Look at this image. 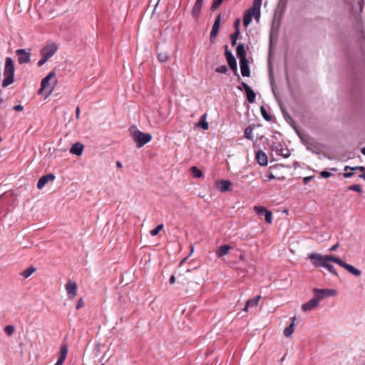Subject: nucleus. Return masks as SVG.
Wrapping results in <instances>:
<instances>
[{"instance_id":"obj_39","label":"nucleus","mask_w":365,"mask_h":365,"mask_svg":"<svg viewBox=\"0 0 365 365\" xmlns=\"http://www.w3.org/2000/svg\"><path fill=\"white\" fill-rule=\"evenodd\" d=\"M48 60V58H47L46 56H41V59L37 63L38 66H42Z\"/></svg>"},{"instance_id":"obj_41","label":"nucleus","mask_w":365,"mask_h":365,"mask_svg":"<svg viewBox=\"0 0 365 365\" xmlns=\"http://www.w3.org/2000/svg\"><path fill=\"white\" fill-rule=\"evenodd\" d=\"M320 175L324 178H328L331 175V174L328 171L323 170L320 173Z\"/></svg>"},{"instance_id":"obj_32","label":"nucleus","mask_w":365,"mask_h":365,"mask_svg":"<svg viewBox=\"0 0 365 365\" xmlns=\"http://www.w3.org/2000/svg\"><path fill=\"white\" fill-rule=\"evenodd\" d=\"M348 170H351L352 171L354 170H359L361 172H364L365 170V168L363 166H355V167H350L349 165H346L344 167V170L347 171Z\"/></svg>"},{"instance_id":"obj_2","label":"nucleus","mask_w":365,"mask_h":365,"mask_svg":"<svg viewBox=\"0 0 365 365\" xmlns=\"http://www.w3.org/2000/svg\"><path fill=\"white\" fill-rule=\"evenodd\" d=\"M129 132L138 148H142L152 139L150 133L139 130L135 125H131L129 128Z\"/></svg>"},{"instance_id":"obj_7","label":"nucleus","mask_w":365,"mask_h":365,"mask_svg":"<svg viewBox=\"0 0 365 365\" xmlns=\"http://www.w3.org/2000/svg\"><path fill=\"white\" fill-rule=\"evenodd\" d=\"M254 210L259 216H264L266 222L270 224L272 222V213L266 207L262 206H255Z\"/></svg>"},{"instance_id":"obj_64","label":"nucleus","mask_w":365,"mask_h":365,"mask_svg":"<svg viewBox=\"0 0 365 365\" xmlns=\"http://www.w3.org/2000/svg\"><path fill=\"white\" fill-rule=\"evenodd\" d=\"M101 365H105V364H101Z\"/></svg>"},{"instance_id":"obj_1","label":"nucleus","mask_w":365,"mask_h":365,"mask_svg":"<svg viewBox=\"0 0 365 365\" xmlns=\"http://www.w3.org/2000/svg\"><path fill=\"white\" fill-rule=\"evenodd\" d=\"M309 258L314 266L323 267L336 276H337V272L334 267L329 263L330 262L336 263L354 276L358 277L361 274V271L359 269L344 262L340 258L332 255H322L319 253H312L309 255Z\"/></svg>"},{"instance_id":"obj_31","label":"nucleus","mask_w":365,"mask_h":365,"mask_svg":"<svg viewBox=\"0 0 365 365\" xmlns=\"http://www.w3.org/2000/svg\"><path fill=\"white\" fill-rule=\"evenodd\" d=\"M191 172L192 175L195 178H200L202 175V171L195 166L191 168Z\"/></svg>"},{"instance_id":"obj_10","label":"nucleus","mask_w":365,"mask_h":365,"mask_svg":"<svg viewBox=\"0 0 365 365\" xmlns=\"http://www.w3.org/2000/svg\"><path fill=\"white\" fill-rule=\"evenodd\" d=\"M65 288L69 299H73L77 294V284L73 281H68Z\"/></svg>"},{"instance_id":"obj_36","label":"nucleus","mask_w":365,"mask_h":365,"mask_svg":"<svg viewBox=\"0 0 365 365\" xmlns=\"http://www.w3.org/2000/svg\"><path fill=\"white\" fill-rule=\"evenodd\" d=\"M349 190L355 191L357 192H362V190L361 188V186L359 185H353L348 187Z\"/></svg>"},{"instance_id":"obj_22","label":"nucleus","mask_w":365,"mask_h":365,"mask_svg":"<svg viewBox=\"0 0 365 365\" xmlns=\"http://www.w3.org/2000/svg\"><path fill=\"white\" fill-rule=\"evenodd\" d=\"M83 145L81 143H76L75 144L73 145V146L71 147V150H70V152L72 153V154H74V155H76L78 156L81 155L83 153Z\"/></svg>"},{"instance_id":"obj_44","label":"nucleus","mask_w":365,"mask_h":365,"mask_svg":"<svg viewBox=\"0 0 365 365\" xmlns=\"http://www.w3.org/2000/svg\"><path fill=\"white\" fill-rule=\"evenodd\" d=\"M13 109L15 110V111H22L23 109H24V107L21 106V105H16L15 106Z\"/></svg>"},{"instance_id":"obj_26","label":"nucleus","mask_w":365,"mask_h":365,"mask_svg":"<svg viewBox=\"0 0 365 365\" xmlns=\"http://www.w3.org/2000/svg\"><path fill=\"white\" fill-rule=\"evenodd\" d=\"M206 114H203L199 120V122L196 124L197 127H201L203 130H207L209 127L208 123L206 121Z\"/></svg>"},{"instance_id":"obj_53","label":"nucleus","mask_w":365,"mask_h":365,"mask_svg":"<svg viewBox=\"0 0 365 365\" xmlns=\"http://www.w3.org/2000/svg\"><path fill=\"white\" fill-rule=\"evenodd\" d=\"M359 177L360 178H363L364 180H365V173H363V174L359 175Z\"/></svg>"},{"instance_id":"obj_17","label":"nucleus","mask_w":365,"mask_h":365,"mask_svg":"<svg viewBox=\"0 0 365 365\" xmlns=\"http://www.w3.org/2000/svg\"><path fill=\"white\" fill-rule=\"evenodd\" d=\"M68 354V346L66 344H62L60 349L58 358L57 360V363L63 365L64 363V361L66 359Z\"/></svg>"},{"instance_id":"obj_49","label":"nucleus","mask_w":365,"mask_h":365,"mask_svg":"<svg viewBox=\"0 0 365 365\" xmlns=\"http://www.w3.org/2000/svg\"><path fill=\"white\" fill-rule=\"evenodd\" d=\"M79 115H80V108H79V107H77L76 108V118H79Z\"/></svg>"},{"instance_id":"obj_14","label":"nucleus","mask_w":365,"mask_h":365,"mask_svg":"<svg viewBox=\"0 0 365 365\" xmlns=\"http://www.w3.org/2000/svg\"><path fill=\"white\" fill-rule=\"evenodd\" d=\"M55 178V175L52 173L43 175L39 178L37 182V188L38 190L42 189L48 182L53 181Z\"/></svg>"},{"instance_id":"obj_11","label":"nucleus","mask_w":365,"mask_h":365,"mask_svg":"<svg viewBox=\"0 0 365 365\" xmlns=\"http://www.w3.org/2000/svg\"><path fill=\"white\" fill-rule=\"evenodd\" d=\"M225 55L230 68L236 71L237 69V61L232 52L226 48Z\"/></svg>"},{"instance_id":"obj_40","label":"nucleus","mask_w":365,"mask_h":365,"mask_svg":"<svg viewBox=\"0 0 365 365\" xmlns=\"http://www.w3.org/2000/svg\"><path fill=\"white\" fill-rule=\"evenodd\" d=\"M84 306L83 298H80L76 304V309H79Z\"/></svg>"},{"instance_id":"obj_60","label":"nucleus","mask_w":365,"mask_h":365,"mask_svg":"<svg viewBox=\"0 0 365 365\" xmlns=\"http://www.w3.org/2000/svg\"><path fill=\"white\" fill-rule=\"evenodd\" d=\"M331 170H333V171H336V168H331Z\"/></svg>"},{"instance_id":"obj_42","label":"nucleus","mask_w":365,"mask_h":365,"mask_svg":"<svg viewBox=\"0 0 365 365\" xmlns=\"http://www.w3.org/2000/svg\"><path fill=\"white\" fill-rule=\"evenodd\" d=\"M250 87L245 83L242 82L241 83V86L239 87V89L240 90H242V88L245 91H247V89H249Z\"/></svg>"},{"instance_id":"obj_33","label":"nucleus","mask_w":365,"mask_h":365,"mask_svg":"<svg viewBox=\"0 0 365 365\" xmlns=\"http://www.w3.org/2000/svg\"><path fill=\"white\" fill-rule=\"evenodd\" d=\"M14 327L13 325H7L4 327V331L8 336H11L14 332Z\"/></svg>"},{"instance_id":"obj_61","label":"nucleus","mask_w":365,"mask_h":365,"mask_svg":"<svg viewBox=\"0 0 365 365\" xmlns=\"http://www.w3.org/2000/svg\"><path fill=\"white\" fill-rule=\"evenodd\" d=\"M193 252V247H191V252Z\"/></svg>"},{"instance_id":"obj_51","label":"nucleus","mask_w":365,"mask_h":365,"mask_svg":"<svg viewBox=\"0 0 365 365\" xmlns=\"http://www.w3.org/2000/svg\"><path fill=\"white\" fill-rule=\"evenodd\" d=\"M116 165L118 168H122V163L120 161L116 162Z\"/></svg>"},{"instance_id":"obj_35","label":"nucleus","mask_w":365,"mask_h":365,"mask_svg":"<svg viewBox=\"0 0 365 365\" xmlns=\"http://www.w3.org/2000/svg\"><path fill=\"white\" fill-rule=\"evenodd\" d=\"M239 34H240V31L237 29L236 31L231 35V41H232V46H234L236 43Z\"/></svg>"},{"instance_id":"obj_59","label":"nucleus","mask_w":365,"mask_h":365,"mask_svg":"<svg viewBox=\"0 0 365 365\" xmlns=\"http://www.w3.org/2000/svg\"><path fill=\"white\" fill-rule=\"evenodd\" d=\"M57 83V79H55L54 80V84H56Z\"/></svg>"},{"instance_id":"obj_20","label":"nucleus","mask_w":365,"mask_h":365,"mask_svg":"<svg viewBox=\"0 0 365 365\" xmlns=\"http://www.w3.org/2000/svg\"><path fill=\"white\" fill-rule=\"evenodd\" d=\"M232 183L230 180H222L217 182V187L221 192H226L230 190Z\"/></svg>"},{"instance_id":"obj_63","label":"nucleus","mask_w":365,"mask_h":365,"mask_svg":"<svg viewBox=\"0 0 365 365\" xmlns=\"http://www.w3.org/2000/svg\"><path fill=\"white\" fill-rule=\"evenodd\" d=\"M3 101V99L1 98H0V102Z\"/></svg>"},{"instance_id":"obj_34","label":"nucleus","mask_w":365,"mask_h":365,"mask_svg":"<svg viewBox=\"0 0 365 365\" xmlns=\"http://www.w3.org/2000/svg\"><path fill=\"white\" fill-rule=\"evenodd\" d=\"M260 110H261L262 115L263 116V118L265 120H271V116L267 113V112L264 106H261Z\"/></svg>"},{"instance_id":"obj_6","label":"nucleus","mask_w":365,"mask_h":365,"mask_svg":"<svg viewBox=\"0 0 365 365\" xmlns=\"http://www.w3.org/2000/svg\"><path fill=\"white\" fill-rule=\"evenodd\" d=\"M58 50V46L56 43H51L41 49V56H46L47 58L52 57Z\"/></svg>"},{"instance_id":"obj_21","label":"nucleus","mask_w":365,"mask_h":365,"mask_svg":"<svg viewBox=\"0 0 365 365\" xmlns=\"http://www.w3.org/2000/svg\"><path fill=\"white\" fill-rule=\"evenodd\" d=\"M240 64L242 75L245 77L250 76V72L247 60L240 61Z\"/></svg>"},{"instance_id":"obj_5","label":"nucleus","mask_w":365,"mask_h":365,"mask_svg":"<svg viewBox=\"0 0 365 365\" xmlns=\"http://www.w3.org/2000/svg\"><path fill=\"white\" fill-rule=\"evenodd\" d=\"M56 76V72L55 71H51L46 77H44L41 83V88L38 90V94L41 93L43 90L49 89L48 95L53 91L54 88V86H50V81L55 78Z\"/></svg>"},{"instance_id":"obj_23","label":"nucleus","mask_w":365,"mask_h":365,"mask_svg":"<svg viewBox=\"0 0 365 365\" xmlns=\"http://www.w3.org/2000/svg\"><path fill=\"white\" fill-rule=\"evenodd\" d=\"M260 298H261V296L258 295L253 299H250L247 300L246 302V304L243 309V311L247 312L249 307H257Z\"/></svg>"},{"instance_id":"obj_25","label":"nucleus","mask_w":365,"mask_h":365,"mask_svg":"<svg viewBox=\"0 0 365 365\" xmlns=\"http://www.w3.org/2000/svg\"><path fill=\"white\" fill-rule=\"evenodd\" d=\"M236 51H237V56H238L240 61L247 60L246 59V52H245V46H243V44H242V43L238 44V46H237V48H236Z\"/></svg>"},{"instance_id":"obj_37","label":"nucleus","mask_w":365,"mask_h":365,"mask_svg":"<svg viewBox=\"0 0 365 365\" xmlns=\"http://www.w3.org/2000/svg\"><path fill=\"white\" fill-rule=\"evenodd\" d=\"M216 71L217 73H227V68L226 66L225 65H222V66H218L217 68H216Z\"/></svg>"},{"instance_id":"obj_18","label":"nucleus","mask_w":365,"mask_h":365,"mask_svg":"<svg viewBox=\"0 0 365 365\" xmlns=\"http://www.w3.org/2000/svg\"><path fill=\"white\" fill-rule=\"evenodd\" d=\"M204 0H196L192 9V15L195 19H197L200 16L201 9Z\"/></svg>"},{"instance_id":"obj_48","label":"nucleus","mask_w":365,"mask_h":365,"mask_svg":"<svg viewBox=\"0 0 365 365\" xmlns=\"http://www.w3.org/2000/svg\"><path fill=\"white\" fill-rule=\"evenodd\" d=\"M267 178L269 180H272V179L275 178V177L274 176V175L272 173H269L268 175H267Z\"/></svg>"},{"instance_id":"obj_62","label":"nucleus","mask_w":365,"mask_h":365,"mask_svg":"<svg viewBox=\"0 0 365 365\" xmlns=\"http://www.w3.org/2000/svg\"><path fill=\"white\" fill-rule=\"evenodd\" d=\"M240 259L242 260L243 259V257L242 255L240 256Z\"/></svg>"},{"instance_id":"obj_24","label":"nucleus","mask_w":365,"mask_h":365,"mask_svg":"<svg viewBox=\"0 0 365 365\" xmlns=\"http://www.w3.org/2000/svg\"><path fill=\"white\" fill-rule=\"evenodd\" d=\"M296 319V317H293L290 319L292 320L291 324L286 327L284 330V334L285 336L289 337L293 334L294 331V322Z\"/></svg>"},{"instance_id":"obj_28","label":"nucleus","mask_w":365,"mask_h":365,"mask_svg":"<svg viewBox=\"0 0 365 365\" xmlns=\"http://www.w3.org/2000/svg\"><path fill=\"white\" fill-rule=\"evenodd\" d=\"M253 126H248L247 128H246L245 130V137L249 140H252L254 139V135H253Z\"/></svg>"},{"instance_id":"obj_55","label":"nucleus","mask_w":365,"mask_h":365,"mask_svg":"<svg viewBox=\"0 0 365 365\" xmlns=\"http://www.w3.org/2000/svg\"><path fill=\"white\" fill-rule=\"evenodd\" d=\"M186 259H187V257L183 258V259L180 261V264H182V263H184V262L186 261Z\"/></svg>"},{"instance_id":"obj_16","label":"nucleus","mask_w":365,"mask_h":365,"mask_svg":"<svg viewBox=\"0 0 365 365\" xmlns=\"http://www.w3.org/2000/svg\"><path fill=\"white\" fill-rule=\"evenodd\" d=\"M232 249V247L230 245H224L220 246L216 250L215 254L217 257L220 258L228 254V252Z\"/></svg>"},{"instance_id":"obj_15","label":"nucleus","mask_w":365,"mask_h":365,"mask_svg":"<svg viewBox=\"0 0 365 365\" xmlns=\"http://www.w3.org/2000/svg\"><path fill=\"white\" fill-rule=\"evenodd\" d=\"M319 304L318 300L314 297L312 299H310L307 303H304L302 305V310L303 312H307L310 311L314 308H316Z\"/></svg>"},{"instance_id":"obj_52","label":"nucleus","mask_w":365,"mask_h":365,"mask_svg":"<svg viewBox=\"0 0 365 365\" xmlns=\"http://www.w3.org/2000/svg\"><path fill=\"white\" fill-rule=\"evenodd\" d=\"M239 24H240V19H237V20H236V21H235V26L236 27H237Z\"/></svg>"},{"instance_id":"obj_3","label":"nucleus","mask_w":365,"mask_h":365,"mask_svg":"<svg viewBox=\"0 0 365 365\" xmlns=\"http://www.w3.org/2000/svg\"><path fill=\"white\" fill-rule=\"evenodd\" d=\"M14 63L11 58L6 57L5 59V66L4 69V80L2 86L6 88L12 84L14 81Z\"/></svg>"},{"instance_id":"obj_29","label":"nucleus","mask_w":365,"mask_h":365,"mask_svg":"<svg viewBox=\"0 0 365 365\" xmlns=\"http://www.w3.org/2000/svg\"><path fill=\"white\" fill-rule=\"evenodd\" d=\"M36 271V268L33 266L29 267L27 269H26L24 272H21V275L27 278L30 277L34 272Z\"/></svg>"},{"instance_id":"obj_13","label":"nucleus","mask_w":365,"mask_h":365,"mask_svg":"<svg viewBox=\"0 0 365 365\" xmlns=\"http://www.w3.org/2000/svg\"><path fill=\"white\" fill-rule=\"evenodd\" d=\"M221 16L218 15L214 22L211 32H210V41L214 42V38L217 36L220 26Z\"/></svg>"},{"instance_id":"obj_19","label":"nucleus","mask_w":365,"mask_h":365,"mask_svg":"<svg viewBox=\"0 0 365 365\" xmlns=\"http://www.w3.org/2000/svg\"><path fill=\"white\" fill-rule=\"evenodd\" d=\"M256 159L257 160V163L260 165L265 166L267 165V163H268L267 155L264 151L259 150L256 154Z\"/></svg>"},{"instance_id":"obj_54","label":"nucleus","mask_w":365,"mask_h":365,"mask_svg":"<svg viewBox=\"0 0 365 365\" xmlns=\"http://www.w3.org/2000/svg\"><path fill=\"white\" fill-rule=\"evenodd\" d=\"M168 60V57L165 56V58H162L161 57V59H160V61H166Z\"/></svg>"},{"instance_id":"obj_30","label":"nucleus","mask_w":365,"mask_h":365,"mask_svg":"<svg viewBox=\"0 0 365 365\" xmlns=\"http://www.w3.org/2000/svg\"><path fill=\"white\" fill-rule=\"evenodd\" d=\"M262 0H255L253 6L250 9H254V11L257 13V18H259V9Z\"/></svg>"},{"instance_id":"obj_9","label":"nucleus","mask_w":365,"mask_h":365,"mask_svg":"<svg viewBox=\"0 0 365 365\" xmlns=\"http://www.w3.org/2000/svg\"><path fill=\"white\" fill-rule=\"evenodd\" d=\"M18 56V61L20 64L28 63L30 62L31 53L25 49L20 48L16 51Z\"/></svg>"},{"instance_id":"obj_45","label":"nucleus","mask_w":365,"mask_h":365,"mask_svg":"<svg viewBox=\"0 0 365 365\" xmlns=\"http://www.w3.org/2000/svg\"><path fill=\"white\" fill-rule=\"evenodd\" d=\"M354 175V173L353 172H350V173H348V172H346L343 174V176L344 178H349L351 177H352Z\"/></svg>"},{"instance_id":"obj_50","label":"nucleus","mask_w":365,"mask_h":365,"mask_svg":"<svg viewBox=\"0 0 365 365\" xmlns=\"http://www.w3.org/2000/svg\"><path fill=\"white\" fill-rule=\"evenodd\" d=\"M175 278L174 276H171L170 278V282L171 284L174 283L175 282Z\"/></svg>"},{"instance_id":"obj_56","label":"nucleus","mask_w":365,"mask_h":365,"mask_svg":"<svg viewBox=\"0 0 365 365\" xmlns=\"http://www.w3.org/2000/svg\"><path fill=\"white\" fill-rule=\"evenodd\" d=\"M361 153L365 155V147L361 149Z\"/></svg>"},{"instance_id":"obj_8","label":"nucleus","mask_w":365,"mask_h":365,"mask_svg":"<svg viewBox=\"0 0 365 365\" xmlns=\"http://www.w3.org/2000/svg\"><path fill=\"white\" fill-rule=\"evenodd\" d=\"M272 151L274 152L277 155L288 158L290 155L289 149L284 148L282 144L277 143L272 145Z\"/></svg>"},{"instance_id":"obj_12","label":"nucleus","mask_w":365,"mask_h":365,"mask_svg":"<svg viewBox=\"0 0 365 365\" xmlns=\"http://www.w3.org/2000/svg\"><path fill=\"white\" fill-rule=\"evenodd\" d=\"M252 16H255L257 19H259L257 18V13L254 11V9H249L244 14L243 24L245 26H247L250 24Z\"/></svg>"},{"instance_id":"obj_57","label":"nucleus","mask_w":365,"mask_h":365,"mask_svg":"<svg viewBox=\"0 0 365 365\" xmlns=\"http://www.w3.org/2000/svg\"><path fill=\"white\" fill-rule=\"evenodd\" d=\"M157 58H158V59L160 61V53H158V54H157Z\"/></svg>"},{"instance_id":"obj_47","label":"nucleus","mask_w":365,"mask_h":365,"mask_svg":"<svg viewBox=\"0 0 365 365\" xmlns=\"http://www.w3.org/2000/svg\"><path fill=\"white\" fill-rule=\"evenodd\" d=\"M339 243H336L334 245H333L331 248H330V251H336V249L339 247Z\"/></svg>"},{"instance_id":"obj_27","label":"nucleus","mask_w":365,"mask_h":365,"mask_svg":"<svg viewBox=\"0 0 365 365\" xmlns=\"http://www.w3.org/2000/svg\"><path fill=\"white\" fill-rule=\"evenodd\" d=\"M245 93H246L247 98V101H249V103H254L255 101L256 95H255V93L253 91V90L251 88H250L249 89L245 91Z\"/></svg>"},{"instance_id":"obj_46","label":"nucleus","mask_w":365,"mask_h":365,"mask_svg":"<svg viewBox=\"0 0 365 365\" xmlns=\"http://www.w3.org/2000/svg\"><path fill=\"white\" fill-rule=\"evenodd\" d=\"M160 2V0H158L157 1V4L155 6V9H153V14H152V16H151V19H154L155 17V12H156V9H157V6L158 4H159Z\"/></svg>"},{"instance_id":"obj_38","label":"nucleus","mask_w":365,"mask_h":365,"mask_svg":"<svg viewBox=\"0 0 365 365\" xmlns=\"http://www.w3.org/2000/svg\"><path fill=\"white\" fill-rule=\"evenodd\" d=\"M160 232V225H158L153 230L150 231V235L153 236L157 235Z\"/></svg>"},{"instance_id":"obj_58","label":"nucleus","mask_w":365,"mask_h":365,"mask_svg":"<svg viewBox=\"0 0 365 365\" xmlns=\"http://www.w3.org/2000/svg\"><path fill=\"white\" fill-rule=\"evenodd\" d=\"M307 148H308L309 150H311V149H312V148H310V145H307Z\"/></svg>"},{"instance_id":"obj_4","label":"nucleus","mask_w":365,"mask_h":365,"mask_svg":"<svg viewBox=\"0 0 365 365\" xmlns=\"http://www.w3.org/2000/svg\"><path fill=\"white\" fill-rule=\"evenodd\" d=\"M314 297L319 302L322 299L327 297H334L337 294V291L334 289H313Z\"/></svg>"},{"instance_id":"obj_43","label":"nucleus","mask_w":365,"mask_h":365,"mask_svg":"<svg viewBox=\"0 0 365 365\" xmlns=\"http://www.w3.org/2000/svg\"><path fill=\"white\" fill-rule=\"evenodd\" d=\"M314 178V176H307V177H305L304 179H303V182L304 184H307L309 181H311L312 179Z\"/></svg>"}]
</instances>
